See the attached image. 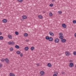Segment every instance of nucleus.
<instances>
[{
  "label": "nucleus",
  "instance_id": "23",
  "mask_svg": "<svg viewBox=\"0 0 76 76\" xmlns=\"http://www.w3.org/2000/svg\"><path fill=\"white\" fill-rule=\"evenodd\" d=\"M31 50H35V48L34 47H32L31 48Z\"/></svg>",
  "mask_w": 76,
  "mask_h": 76
},
{
  "label": "nucleus",
  "instance_id": "41",
  "mask_svg": "<svg viewBox=\"0 0 76 76\" xmlns=\"http://www.w3.org/2000/svg\"><path fill=\"white\" fill-rule=\"evenodd\" d=\"M1 34H2V33H1V32H0V35H1Z\"/></svg>",
  "mask_w": 76,
  "mask_h": 76
},
{
  "label": "nucleus",
  "instance_id": "44",
  "mask_svg": "<svg viewBox=\"0 0 76 76\" xmlns=\"http://www.w3.org/2000/svg\"><path fill=\"white\" fill-rule=\"evenodd\" d=\"M23 20V18H22V19H21V20Z\"/></svg>",
  "mask_w": 76,
  "mask_h": 76
},
{
  "label": "nucleus",
  "instance_id": "25",
  "mask_svg": "<svg viewBox=\"0 0 76 76\" xmlns=\"http://www.w3.org/2000/svg\"><path fill=\"white\" fill-rule=\"evenodd\" d=\"M0 40L3 39V36H0Z\"/></svg>",
  "mask_w": 76,
  "mask_h": 76
},
{
  "label": "nucleus",
  "instance_id": "10",
  "mask_svg": "<svg viewBox=\"0 0 76 76\" xmlns=\"http://www.w3.org/2000/svg\"><path fill=\"white\" fill-rule=\"evenodd\" d=\"M7 21V20L6 19H4L2 20V22L3 23H6Z\"/></svg>",
  "mask_w": 76,
  "mask_h": 76
},
{
  "label": "nucleus",
  "instance_id": "42",
  "mask_svg": "<svg viewBox=\"0 0 76 76\" xmlns=\"http://www.w3.org/2000/svg\"><path fill=\"white\" fill-rule=\"evenodd\" d=\"M70 61H71V62H72L73 61V60H71L70 61Z\"/></svg>",
  "mask_w": 76,
  "mask_h": 76
},
{
  "label": "nucleus",
  "instance_id": "28",
  "mask_svg": "<svg viewBox=\"0 0 76 76\" xmlns=\"http://www.w3.org/2000/svg\"><path fill=\"white\" fill-rule=\"evenodd\" d=\"M54 73H55V75H58V72H57L55 71L54 72Z\"/></svg>",
  "mask_w": 76,
  "mask_h": 76
},
{
  "label": "nucleus",
  "instance_id": "45",
  "mask_svg": "<svg viewBox=\"0 0 76 76\" xmlns=\"http://www.w3.org/2000/svg\"><path fill=\"white\" fill-rule=\"evenodd\" d=\"M42 75H40V76H42Z\"/></svg>",
  "mask_w": 76,
  "mask_h": 76
},
{
  "label": "nucleus",
  "instance_id": "32",
  "mask_svg": "<svg viewBox=\"0 0 76 76\" xmlns=\"http://www.w3.org/2000/svg\"><path fill=\"white\" fill-rule=\"evenodd\" d=\"M73 54L74 55V56H76V52L75 51L73 53Z\"/></svg>",
  "mask_w": 76,
  "mask_h": 76
},
{
  "label": "nucleus",
  "instance_id": "2",
  "mask_svg": "<svg viewBox=\"0 0 76 76\" xmlns=\"http://www.w3.org/2000/svg\"><path fill=\"white\" fill-rule=\"evenodd\" d=\"M62 26L64 28H67V26L65 23H63L62 24Z\"/></svg>",
  "mask_w": 76,
  "mask_h": 76
},
{
  "label": "nucleus",
  "instance_id": "31",
  "mask_svg": "<svg viewBox=\"0 0 76 76\" xmlns=\"http://www.w3.org/2000/svg\"><path fill=\"white\" fill-rule=\"evenodd\" d=\"M73 23H76V20H73Z\"/></svg>",
  "mask_w": 76,
  "mask_h": 76
},
{
  "label": "nucleus",
  "instance_id": "37",
  "mask_svg": "<svg viewBox=\"0 0 76 76\" xmlns=\"http://www.w3.org/2000/svg\"><path fill=\"white\" fill-rule=\"evenodd\" d=\"M61 74H62V75H64V72H62Z\"/></svg>",
  "mask_w": 76,
  "mask_h": 76
},
{
  "label": "nucleus",
  "instance_id": "24",
  "mask_svg": "<svg viewBox=\"0 0 76 76\" xmlns=\"http://www.w3.org/2000/svg\"><path fill=\"white\" fill-rule=\"evenodd\" d=\"M15 35H19V32L18 31H15Z\"/></svg>",
  "mask_w": 76,
  "mask_h": 76
},
{
  "label": "nucleus",
  "instance_id": "3",
  "mask_svg": "<svg viewBox=\"0 0 76 76\" xmlns=\"http://www.w3.org/2000/svg\"><path fill=\"white\" fill-rule=\"evenodd\" d=\"M61 42L63 43H64V42H66V39H63L61 40Z\"/></svg>",
  "mask_w": 76,
  "mask_h": 76
},
{
  "label": "nucleus",
  "instance_id": "26",
  "mask_svg": "<svg viewBox=\"0 0 76 76\" xmlns=\"http://www.w3.org/2000/svg\"><path fill=\"white\" fill-rule=\"evenodd\" d=\"M49 16H53V13L51 12H50L49 13Z\"/></svg>",
  "mask_w": 76,
  "mask_h": 76
},
{
  "label": "nucleus",
  "instance_id": "14",
  "mask_svg": "<svg viewBox=\"0 0 76 76\" xmlns=\"http://www.w3.org/2000/svg\"><path fill=\"white\" fill-rule=\"evenodd\" d=\"M38 18L39 19H42L43 17H42V15H38Z\"/></svg>",
  "mask_w": 76,
  "mask_h": 76
},
{
  "label": "nucleus",
  "instance_id": "18",
  "mask_svg": "<svg viewBox=\"0 0 76 76\" xmlns=\"http://www.w3.org/2000/svg\"><path fill=\"white\" fill-rule=\"evenodd\" d=\"M24 37H28V34L27 33H25L24 34Z\"/></svg>",
  "mask_w": 76,
  "mask_h": 76
},
{
  "label": "nucleus",
  "instance_id": "39",
  "mask_svg": "<svg viewBox=\"0 0 76 76\" xmlns=\"http://www.w3.org/2000/svg\"><path fill=\"white\" fill-rule=\"evenodd\" d=\"M37 66H39V64H37Z\"/></svg>",
  "mask_w": 76,
  "mask_h": 76
},
{
  "label": "nucleus",
  "instance_id": "27",
  "mask_svg": "<svg viewBox=\"0 0 76 76\" xmlns=\"http://www.w3.org/2000/svg\"><path fill=\"white\" fill-rule=\"evenodd\" d=\"M10 51H12L13 50V48H11L10 49Z\"/></svg>",
  "mask_w": 76,
  "mask_h": 76
},
{
  "label": "nucleus",
  "instance_id": "13",
  "mask_svg": "<svg viewBox=\"0 0 76 76\" xmlns=\"http://www.w3.org/2000/svg\"><path fill=\"white\" fill-rule=\"evenodd\" d=\"M45 73V72H44V71H41L40 72V74L41 75H44V74Z\"/></svg>",
  "mask_w": 76,
  "mask_h": 76
},
{
  "label": "nucleus",
  "instance_id": "1",
  "mask_svg": "<svg viewBox=\"0 0 76 76\" xmlns=\"http://www.w3.org/2000/svg\"><path fill=\"white\" fill-rule=\"evenodd\" d=\"M8 44L9 45H14L15 44V42L12 41V42H8Z\"/></svg>",
  "mask_w": 76,
  "mask_h": 76
},
{
  "label": "nucleus",
  "instance_id": "21",
  "mask_svg": "<svg viewBox=\"0 0 76 76\" xmlns=\"http://www.w3.org/2000/svg\"><path fill=\"white\" fill-rule=\"evenodd\" d=\"M10 76H15V74L13 73H10Z\"/></svg>",
  "mask_w": 76,
  "mask_h": 76
},
{
  "label": "nucleus",
  "instance_id": "36",
  "mask_svg": "<svg viewBox=\"0 0 76 76\" xmlns=\"http://www.w3.org/2000/svg\"><path fill=\"white\" fill-rule=\"evenodd\" d=\"M19 2H22L23 0H18Z\"/></svg>",
  "mask_w": 76,
  "mask_h": 76
},
{
  "label": "nucleus",
  "instance_id": "17",
  "mask_svg": "<svg viewBox=\"0 0 76 76\" xmlns=\"http://www.w3.org/2000/svg\"><path fill=\"white\" fill-rule=\"evenodd\" d=\"M15 47L16 48H17V49H19V48H20L19 47V46H18V45H16L15 46Z\"/></svg>",
  "mask_w": 76,
  "mask_h": 76
},
{
  "label": "nucleus",
  "instance_id": "20",
  "mask_svg": "<svg viewBox=\"0 0 76 76\" xmlns=\"http://www.w3.org/2000/svg\"><path fill=\"white\" fill-rule=\"evenodd\" d=\"M49 38H50V37H49L48 36H47L45 37V39H47V40H49Z\"/></svg>",
  "mask_w": 76,
  "mask_h": 76
},
{
  "label": "nucleus",
  "instance_id": "46",
  "mask_svg": "<svg viewBox=\"0 0 76 76\" xmlns=\"http://www.w3.org/2000/svg\"><path fill=\"white\" fill-rule=\"evenodd\" d=\"M52 1H54V0H52Z\"/></svg>",
  "mask_w": 76,
  "mask_h": 76
},
{
  "label": "nucleus",
  "instance_id": "15",
  "mask_svg": "<svg viewBox=\"0 0 76 76\" xmlns=\"http://www.w3.org/2000/svg\"><path fill=\"white\" fill-rule=\"evenodd\" d=\"M28 49H29V48L28 47H26L24 48V50L26 51H28Z\"/></svg>",
  "mask_w": 76,
  "mask_h": 76
},
{
  "label": "nucleus",
  "instance_id": "33",
  "mask_svg": "<svg viewBox=\"0 0 76 76\" xmlns=\"http://www.w3.org/2000/svg\"><path fill=\"white\" fill-rule=\"evenodd\" d=\"M59 34L60 35H61V36H62V35H63V33H59Z\"/></svg>",
  "mask_w": 76,
  "mask_h": 76
},
{
  "label": "nucleus",
  "instance_id": "4",
  "mask_svg": "<svg viewBox=\"0 0 76 76\" xmlns=\"http://www.w3.org/2000/svg\"><path fill=\"white\" fill-rule=\"evenodd\" d=\"M59 42V39L58 38H56L55 40V43H58Z\"/></svg>",
  "mask_w": 76,
  "mask_h": 76
},
{
  "label": "nucleus",
  "instance_id": "16",
  "mask_svg": "<svg viewBox=\"0 0 76 76\" xmlns=\"http://www.w3.org/2000/svg\"><path fill=\"white\" fill-rule=\"evenodd\" d=\"M47 66L48 67H51V64H50V63H48V64Z\"/></svg>",
  "mask_w": 76,
  "mask_h": 76
},
{
  "label": "nucleus",
  "instance_id": "48",
  "mask_svg": "<svg viewBox=\"0 0 76 76\" xmlns=\"http://www.w3.org/2000/svg\"><path fill=\"white\" fill-rule=\"evenodd\" d=\"M0 4H1V3L0 2Z\"/></svg>",
  "mask_w": 76,
  "mask_h": 76
},
{
  "label": "nucleus",
  "instance_id": "47",
  "mask_svg": "<svg viewBox=\"0 0 76 76\" xmlns=\"http://www.w3.org/2000/svg\"><path fill=\"white\" fill-rule=\"evenodd\" d=\"M26 41L27 42V41H28V40H26Z\"/></svg>",
  "mask_w": 76,
  "mask_h": 76
},
{
  "label": "nucleus",
  "instance_id": "40",
  "mask_svg": "<svg viewBox=\"0 0 76 76\" xmlns=\"http://www.w3.org/2000/svg\"><path fill=\"white\" fill-rule=\"evenodd\" d=\"M53 76H57V75L56 74H54L53 75Z\"/></svg>",
  "mask_w": 76,
  "mask_h": 76
},
{
  "label": "nucleus",
  "instance_id": "6",
  "mask_svg": "<svg viewBox=\"0 0 76 76\" xmlns=\"http://www.w3.org/2000/svg\"><path fill=\"white\" fill-rule=\"evenodd\" d=\"M73 66H74V64L73 63H70V64L69 65V66L71 67H73Z\"/></svg>",
  "mask_w": 76,
  "mask_h": 76
},
{
  "label": "nucleus",
  "instance_id": "38",
  "mask_svg": "<svg viewBox=\"0 0 76 76\" xmlns=\"http://www.w3.org/2000/svg\"><path fill=\"white\" fill-rule=\"evenodd\" d=\"M2 67V64H0V67Z\"/></svg>",
  "mask_w": 76,
  "mask_h": 76
},
{
  "label": "nucleus",
  "instance_id": "9",
  "mask_svg": "<svg viewBox=\"0 0 76 76\" xmlns=\"http://www.w3.org/2000/svg\"><path fill=\"white\" fill-rule=\"evenodd\" d=\"M65 53L66 55V56H69L70 55V53L69 52H66Z\"/></svg>",
  "mask_w": 76,
  "mask_h": 76
},
{
  "label": "nucleus",
  "instance_id": "8",
  "mask_svg": "<svg viewBox=\"0 0 76 76\" xmlns=\"http://www.w3.org/2000/svg\"><path fill=\"white\" fill-rule=\"evenodd\" d=\"M49 34H50V36H54V33L53 32L51 33V32H50Z\"/></svg>",
  "mask_w": 76,
  "mask_h": 76
},
{
  "label": "nucleus",
  "instance_id": "12",
  "mask_svg": "<svg viewBox=\"0 0 76 76\" xmlns=\"http://www.w3.org/2000/svg\"><path fill=\"white\" fill-rule=\"evenodd\" d=\"M8 38H10V39H12V35L10 34H9L8 36Z\"/></svg>",
  "mask_w": 76,
  "mask_h": 76
},
{
  "label": "nucleus",
  "instance_id": "35",
  "mask_svg": "<svg viewBox=\"0 0 76 76\" xmlns=\"http://www.w3.org/2000/svg\"><path fill=\"white\" fill-rule=\"evenodd\" d=\"M20 57H22L23 56V54L22 53L20 54Z\"/></svg>",
  "mask_w": 76,
  "mask_h": 76
},
{
  "label": "nucleus",
  "instance_id": "49",
  "mask_svg": "<svg viewBox=\"0 0 76 76\" xmlns=\"http://www.w3.org/2000/svg\"><path fill=\"white\" fill-rule=\"evenodd\" d=\"M44 13H45V12H44Z\"/></svg>",
  "mask_w": 76,
  "mask_h": 76
},
{
  "label": "nucleus",
  "instance_id": "11",
  "mask_svg": "<svg viewBox=\"0 0 76 76\" xmlns=\"http://www.w3.org/2000/svg\"><path fill=\"white\" fill-rule=\"evenodd\" d=\"M53 40V38L52 37H49V41H52Z\"/></svg>",
  "mask_w": 76,
  "mask_h": 76
},
{
  "label": "nucleus",
  "instance_id": "29",
  "mask_svg": "<svg viewBox=\"0 0 76 76\" xmlns=\"http://www.w3.org/2000/svg\"><path fill=\"white\" fill-rule=\"evenodd\" d=\"M53 5H54L53 4H50V7H53Z\"/></svg>",
  "mask_w": 76,
  "mask_h": 76
},
{
  "label": "nucleus",
  "instance_id": "43",
  "mask_svg": "<svg viewBox=\"0 0 76 76\" xmlns=\"http://www.w3.org/2000/svg\"><path fill=\"white\" fill-rule=\"evenodd\" d=\"M75 37H76V33H75Z\"/></svg>",
  "mask_w": 76,
  "mask_h": 76
},
{
  "label": "nucleus",
  "instance_id": "19",
  "mask_svg": "<svg viewBox=\"0 0 76 76\" xmlns=\"http://www.w3.org/2000/svg\"><path fill=\"white\" fill-rule=\"evenodd\" d=\"M59 38H60V39H63V38H64V37H63V36H60Z\"/></svg>",
  "mask_w": 76,
  "mask_h": 76
},
{
  "label": "nucleus",
  "instance_id": "5",
  "mask_svg": "<svg viewBox=\"0 0 76 76\" xmlns=\"http://www.w3.org/2000/svg\"><path fill=\"white\" fill-rule=\"evenodd\" d=\"M5 61L7 63H9V60L8 58H5Z\"/></svg>",
  "mask_w": 76,
  "mask_h": 76
},
{
  "label": "nucleus",
  "instance_id": "34",
  "mask_svg": "<svg viewBox=\"0 0 76 76\" xmlns=\"http://www.w3.org/2000/svg\"><path fill=\"white\" fill-rule=\"evenodd\" d=\"M4 61H5V59H2L1 60V61H2L3 62Z\"/></svg>",
  "mask_w": 76,
  "mask_h": 76
},
{
  "label": "nucleus",
  "instance_id": "30",
  "mask_svg": "<svg viewBox=\"0 0 76 76\" xmlns=\"http://www.w3.org/2000/svg\"><path fill=\"white\" fill-rule=\"evenodd\" d=\"M58 12L59 13V15H61V13H62V12L61 11H59Z\"/></svg>",
  "mask_w": 76,
  "mask_h": 76
},
{
  "label": "nucleus",
  "instance_id": "7",
  "mask_svg": "<svg viewBox=\"0 0 76 76\" xmlns=\"http://www.w3.org/2000/svg\"><path fill=\"white\" fill-rule=\"evenodd\" d=\"M22 18L24 19H26L27 18V16L25 15H24L22 16Z\"/></svg>",
  "mask_w": 76,
  "mask_h": 76
},
{
  "label": "nucleus",
  "instance_id": "22",
  "mask_svg": "<svg viewBox=\"0 0 76 76\" xmlns=\"http://www.w3.org/2000/svg\"><path fill=\"white\" fill-rule=\"evenodd\" d=\"M16 53L17 54H20V51H17Z\"/></svg>",
  "mask_w": 76,
  "mask_h": 76
}]
</instances>
